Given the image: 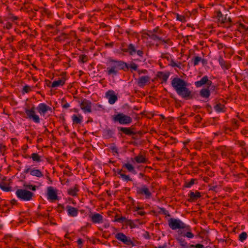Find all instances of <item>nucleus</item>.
Masks as SVG:
<instances>
[{"label": "nucleus", "mask_w": 248, "mask_h": 248, "mask_svg": "<svg viewBox=\"0 0 248 248\" xmlns=\"http://www.w3.org/2000/svg\"><path fill=\"white\" fill-rule=\"evenodd\" d=\"M196 181V179H191L189 182H186L185 183V187L189 188L193 186Z\"/></svg>", "instance_id": "f704fd0d"}, {"label": "nucleus", "mask_w": 248, "mask_h": 248, "mask_svg": "<svg viewBox=\"0 0 248 248\" xmlns=\"http://www.w3.org/2000/svg\"><path fill=\"white\" fill-rule=\"evenodd\" d=\"M72 119L73 124H79L82 121L83 117L81 115L74 114L72 116Z\"/></svg>", "instance_id": "393cba45"}, {"label": "nucleus", "mask_w": 248, "mask_h": 248, "mask_svg": "<svg viewBox=\"0 0 248 248\" xmlns=\"http://www.w3.org/2000/svg\"><path fill=\"white\" fill-rule=\"evenodd\" d=\"M138 72L139 75L141 74H146L147 73V71L146 70H139Z\"/></svg>", "instance_id": "338daca9"}, {"label": "nucleus", "mask_w": 248, "mask_h": 248, "mask_svg": "<svg viewBox=\"0 0 248 248\" xmlns=\"http://www.w3.org/2000/svg\"><path fill=\"white\" fill-rule=\"evenodd\" d=\"M9 19H10L11 21H15L18 19V17L16 16H14L12 14L9 15Z\"/></svg>", "instance_id": "603ef678"}, {"label": "nucleus", "mask_w": 248, "mask_h": 248, "mask_svg": "<svg viewBox=\"0 0 248 248\" xmlns=\"http://www.w3.org/2000/svg\"><path fill=\"white\" fill-rule=\"evenodd\" d=\"M161 58H163V59H167L168 61L169 60V59H170V57H169V55L167 53H163V54H161Z\"/></svg>", "instance_id": "bf43d9fd"}, {"label": "nucleus", "mask_w": 248, "mask_h": 248, "mask_svg": "<svg viewBox=\"0 0 248 248\" xmlns=\"http://www.w3.org/2000/svg\"><path fill=\"white\" fill-rule=\"evenodd\" d=\"M224 106L220 103L217 104L214 107L215 110L217 112H220L224 111Z\"/></svg>", "instance_id": "7c9ffc66"}, {"label": "nucleus", "mask_w": 248, "mask_h": 248, "mask_svg": "<svg viewBox=\"0 0 248 248\" xmlns=\"http://www.w3.org/2000/svg\"><path fill=\"white\" fill-rule=\"evenodd\" d=\"M178 121L181 124H183L186 123L187 120L186 118L179 117L178 118Z\"/></svg>", "instance_id": "09e8293b"}, {"label": "nucleus", "mask_w": 248, "mask_h": 248, "mask_svg": "<svg viewBox=\"0 0 248 248\" xmlns=\"http://www.w3.org/2000/svg\"><path fill=\"white\" fill-rule=\"evenodd\" d=\"M112 120L115 122H118L121 124H128L132 121V119L129 116L123 113H119L113 116Z\"/></svg>", "instance_id": "20e7f679"}, {"label": "nucleus", "mask_w": 248, "mask_h": 248, "mask_svg": "<svg viewBox=\"0 0 248 248\" xmlns=\"http://www.w3.org/2000/svg\"><path fill=\"white\" fill-rule=\"evenodd\" d=\"M161 210L162 211V213H163V214L164 215L170 216V214H169V212L167 210H165L164 208L161 209Z\"/></svg>", "instance_id": "69168bd1"}, {"label": "nucleus", "mask_w": 248, "mask_h": 248, "mask_svg": "<svg viewBox=\"0 0 248 248\" xmlns=\"http://www.w3.org/2000/svg\"><path fill=\"white\" fill-rule=\"evenodd\" d=\"M169 226L173 230L182 229L187 228V226L180 219L170 218L168 220Z\"/></svg>", "instance_id": "39448f33"}, {"label": "nucleus", "mask_w": 248, "mask_h": 248, "mask_svg": "<svg viewBox=\"0 0 248 248\" xmlns=\"http://www.w3.org/2000/svg\"><path fill=\"white\" fill-rule=\"evenodd\" d=\"M30 157L32 158L33 161L37 162H40L41 161V156L37 153H32Z\"/></svg>", "instance_id": "2f4dec72"}, {"label": "nucleus", "mask_w": 248, "mask_h": 248, "mask_svg": "<svg viewBox=\"0 0 248 248\" xmlns=\"http://www.w3.org/2000/svg\"><path fill=\"white\" fill-rule=\"evenodd\" d=\"M139 47L136 46L133 44H129L127 45V48H122V51L124 52H126L130 56H133L137 54L138 56L140 57H142L143 56V51L142 48L138 49Z\"/></svg>", "instance_id": "7ed1b4c3"}, {"label": "nucleus", "mask_w": 248, "mask_h": 248, "mask_svg": "<svg viewBox=\"0 0 248 248\" xmlns=\"http://www.w3.org/2000/svg\"><path fill=\"white\" fill-rule=\"evenodd\" d=\"M232 122L234 129H236L238 127V121L236 120L232 119Z\"/></svg>", "instance_id": "de8ad7c7"}, {"label": "nucleus", "mask_w": 248, "mask_h": 248, "mask_svg": "<svg viewBox=\"0 0 248 248\" xmlns=\"http://www.w3.org/2000/svg\"><path fill=\"white\" fill-rule=\"evenodd\" d=\"M17 197L21 200L29 201L31 200L33 193L30 191L23 189H18L16 191Z\"/></svg>", "instance_id": "423d86ee"}, {"label": "nucleus", "mask_w": 248, "mask_h": 248, "mask_svg": "<svg viewBox=\"0 0 248 248\" xmlns=\"http://www.w3.org/2000/svg\"><path fill=\"white\" fill-rule=\"evenodd\" d=\"M150 80V78L148 76L140 77L138 79V84L140 87H143Z\"/></svg>", "instance_id": "f3484780"}, {"label": "nucleus", "mask_w": 248, "mask_h": 248, "mask_svg": "<svg viewBox=\"0 0 248 248\" xmlns=\"http://www.w3.org/2000/svg\"><path fill=\"white\" fill-rule=\"evenodd\" d=\"M89 217L91 218L92 222L93 223H101L103 222V216L96 213L91 214L89 215Z\"/></svg>", "instance_id": "ddd939ff"}, {"label": "nucleus", "mask_w": 248, "mask_h": 248, "mask_svg": "<svg viewBox=\"0 0 248 248\" xmlns=\"http://www.w3.org/2000/svg\"><path fill=\"white\" fill-rule=\"evenodd\" d=\"M208 77L207 76H203L199 81H196L195 84L197 87H200L202 85L206 84L208 82Z\"/></svg>", "instance_id": "5701e85b"}, {"label": "nucleus", "mask_w": 248, "mask_h": 248, "mask_svg": "<svg viewBox=\"0 0 248 248\" xmlns=\"http://www.w3.org/2000/svg\"><path fill=\"white\" fill-rule=\"evenodd\" d=\"M29 172L30 174L32 176H36L37 177H41L43 176V174H42V172L38 169H33L31 170L30 168H28L24 171V173H28Z\"/></svg>", "instance_id": "2eb2a0df"}, {"label": "nucleus", "mask_w": 248, "mask_h": 248, "mask_svg": "<svg viewBox=\"0 0 248 248\" xmlns=\"http://www.w3.org/2000/svg\"><path fill=\"white\" fill-rule=\"evenodd\" d=\"M88 61V57L86 55H81L79 56V61L82 62V63H85L86 62H87V61Z\"/></svg>", "instance_id": "ea45409f"}, {"label": "nucleus", "mask_w": 248, "mask_h": 248, "mask_svg": "<svg viewBox=\"0 0 248 248\" xmlns=\"http://www.w3.org/2000/svg\"><path fill=\"white\" fill-rule=\"evenodd\" d=\"M219 63L222 68L229 69L231 67V64L224 60V59L220 57L218 59Z\"/></svg>", "instance_id": "b1692460"}, {"label": "nucleus", "mask_w": 248, "mask_h": 248, "mask_svg": "<svg viewBox=\"0 0 248 248\" xmlns=\"http://www.w3.org/2000/svg\"><path fill=\"white\" fill-rule=\"evenodd\" d=\"M115 238L119 241L122 242L124 244L130 248L135 246L132 239L128 236H126L122 232H119L115 234Z\"/></svg>", "instance_id": "0eeeda50"}, {"label": "nucleus", "mask_w": 248, "mask_h": 248, "mask_svg": "<svg viewBox=\"0 0 248 248\" xmlns=\"http://www.w3.org/2000/svg\"><path fill=\"white\" fill-rule=\"evenodd\" d=\"M235 144L239 145L241 147H244L246 144L245 142L242 140H238L236 141Z\"/></svg>", "instance_id": "5fc2aeb1"}, {"label": "nucleus", "mask_w": 248, "mask_h": 248, "mask_svg": "<svg viewBox=\"0 0 248 248\" xmlns=\"http://www.w3.org/2000/svg\"><path fill=\"white\" fill-rule=\"evenodd\" d=\"M110 149L112 151V152L118 154V148L116 146L113 145L111 146Z\"/></svg>", "instance_id": "680f3d73"}, {"label": "nucleus", "mask_w": 248, "mask_h": 248, "mask_svg": "<svg viewBox=\"0 0 248 248\" xmlns=\"http://www.w3.org/2000/svg\"><path fill=\"white\" fill-rule=\"evenodd\" d=\"M47 199L48 200L54 201L58 199L56 191L52 186L47 187Z\"/></svg>", "instance_id": "4468645a"}, {"label": "nucleus", "mask_w": 248, "mask_h": 248, "mask_svg": "<svg viewBox=\"0 0 248 248\" xmlns=\"http://www.w3.org/2000/svg\"><path fill=\"white\" fill-rule=\"evenodd\" d=\"M35 108L33 106L30 109H26L25 113L28 118L32 120L34 123L38 124L40 123V118L38 115L35 114Z\"/></svg>", "instance_id": "1a4fd4ad"}, {"label": "nucleus", "mask_w": 248, "mask_h": 248, "mask_svg": "<svg viewBox=\"0 0 248 248\" xmlns=\"http://www.w3.org/2000/svg\"><path fill=\"white\" fill-rule=\"evenodd\" d=\"M36 109L41 115L44 116L48 111H52V108L45 103H40L37 106Z\"/></svg>", "instance_id": "f8f14e48"}, {"label": "nucleus", "mask_w": 248, "mask_h": 248, "mask_svg": "<svg viewBox=\"0 0 248 248\" xmlns=\"http://www.w3.org/2000/svg\"><path fill=\"white\" fill-rule=\"evenodd\" d=\"M68 215L72 217L77 216L78 214V209L70 205H67L66 207Z\"/></svg>", "instance_id": "6ab92c4d"}, {"label": "nucleus", "mask_w": 248, "mask_h": 248, "mask_svg": "<svg viewBox=\"0 0 248 248\" xmlns=\"http://www.w3.org/2000/svg\"><path fill=\"white\" fill-rule=\"evenodd\" d=\"M25 186L28 188V189H31L33 191H35L36 190V186H33V185H27V186Z\"/></svg>", "instance_id": "864d4df0"}, {"label": "nucleus", "mask_w": 248, "mask_h": 248, "mask_svg": "<svg viewBox=\"0 0 248 248\" xmlns=\"http://www.w3.org/2000/svg\"><path fill=\"white\" fill-rule=\"evenodd\" d=\"M126 220V218L125 217H121L120 218H118L116 219L117 221L120 222H123Z\"/></svg>", "instance_id": "e2e57ef3"}, {"label": "nucleus", "mask_w": 248, "mask_h": 248, "mask_svg": "<svg viewBox=\"0 0 248 248\" xmlns=\"http://www.w3.org/2000/svg\"><path fill=\"white\" fill-rule=\"evenodd\" d=\"M118 174L121 176L123 180H124V181L127 182V181H132V179L130 178L129 175H125L123 173V170H119V171L118 172Z\"/></svg>", "instance_id": "c756f323"}, {"label": "nucleus", "mask_w": 248, "mask_h": 248, "mask_svg": "<svg viewBox=\"0 0 248 248\" xmlns=\"http://www.w3.org/2000/svg\"><path fill=\"white\" fill-rule=\"evenodd\" d=\"M200 95L205 98H208L210 95V92L208 88H203L200 92Z\"/></svg>", "instance_id": "a878e982"}, {"label": "nucleus", "mask_w": 248, "mask_h": 248, "mask_svg": "<svg viewBox=\"0 0 248 248\" xmlns=\"http://www.w3.org/2000/svg\"><path fill=\"white\" fill-rule=\"evenodd\" d=\"M123 168H126L129 171L133 172L135 171L134 167L129 163H126L123 165Z\"/></svg>", "instance_id": "473e14b6"}, {"label": "nucleus", "mask_w": 248, "mask_h": 248, "mask_svg": "<svg viewBox=\"0 0 248 248\" xmlns=\"http://www.w3.org/2000/svg\"><path fill=\"white\" fill-rule=\"evenodd\" d=\"M135 160L138 163H144L146 162V159L142 155H139L135 157Z\"/></svg>", "instance_id": "cd10ccee"}, {"label": "nucleus", "mask_w": 248, "mask_h": 248, "mask_svg": "<svg viewBox=\"0 0 248 248\" xmlns=\"http://www.w3.org/2000/svg\"><path fill=\"white\" fill-rule=\"evenodd\" d=\"M202 61V58L199 56H196L194 58H193L191 62L193 63V64L194 66H196L199 64V63L201 62Z\"/></svg>", "instance_id": "72a5a7b5"}, {"label": "nucleus", "mask_w": 248, "mask_h": 248, "mask_svg": "<svg viewBox=\"0 0 248 248\" xmlns=\"http://www.w3.org/2000/svg\"><path fill=\"white\" fill-rule=\"evenodd\" d=\"M241 152V155L243 158H245L248 155V153L245 148H243Z\"/></svg>", "instance_id": "49530a36"}, {"label": "nucleus", "mask_w": 248, "mask_h": 248, "mask_svg": "<svg viewBox=\"0 0 248 248\" xmlns=\"http://www.w3.org/2000/svg\"><path fill=\"white\" fill-rule=\"evenodd\" d=\"M247 233L246 232H243L239 235V240L241 242H243L247 239Z\"/></svg>", "instance_id": "e433bc0d"}, {"label": "nucleus", "mask_w": 248, "mask_h": 248, "mask_svg": "<svg viewBox=\"0 0 248 248\" xmlns=\"http://www.w3.org/2000/svg\"><path fill=\"white\" fill-rule=\"evenodd\" d=\"M160 41H161L163 43L169 44L170 46H171L172 45L170 39H166V40H164V39H163L161 38V40H160Z\"/></svg>", "instance_id": "4d7b16f0"}, {"label": "nucleus", "mask_w": 248, "mask_h": 248, "mask_svg": "<svg viewBox=\"0 0 248 248\" xmlns=\"http://www.w3.org/2000/svg\"><path fill=\"white\" fill-rule=\"evenodd\" d=\"M180 245L183 247H186L187 243L182 238H178L177 239Z\"/></svg>", "instance_id": "4c0bfd02"}, {"label": "nucleus", "mask_w": 248, "mask_h": 248, "mask_svg": "<svg viewBox=\"0 0 248 248\" xmlns=\"http://www.w3.org/2000/svg\"><path fill=\"white\" fill-rule=\"evenodd\" d=\"M180 63L179 64L176 63L173 60H171L170 61V65L173 67H176L178 68H180Z\"/></svg>", "instance_id": "c03bdc74"}, {"label": "nucleus", "mask_w": 248, "mask_h": 248, "mask_svg": "<svg viewBox=\"0 0 248 248\" xmlns=\"http://www.w3.org/2000/svg\"><path fill=\"white\" fill-rule=\"evenodd\" d=\"M108 65L107 69L108 75L116 76L120 70H123L124 71L128 70L127 63L122 61L110 60Z\"/></svg>", "instance_id": "f03ea898"}, {"label": "nucleus", "mask_w": 248, "mask_h": 248, "mask_svg": "<svg viewBox=\"0 0 248 248\" xmlns=\"http://www.w3.org/2000/svg\"><path fill=\"white\" fill-rule=\"evenodd\" d=\"M106 97L108 99V103L111 105L114 104L118 100V97L113 90L108 91L106 93Z\"/></svg>", "instance_id": "9b49d317"}, {"label": "nucleus", "mask_w": 248, "mask_h": 248, "mask_svg": "<svg viewBox=\"0 0 248 248\" xmlns=\"http://www.w3.org/2000/svg\"><path fill=\"white\" fill-rule=\"evenodd\" d=\"M70 35L71 36L73 37L75 39L77 38V34H76L75 31H70Z\"/></svg>", "instance_id": "0e129e2a"}, {"label": "nucleus", "mask_w": 248, "mask_h": 248, "mask_svg": "<svg viewBox=\"0 0 248 248\" xmlns=\"http://www.w3.org/2000/svg\"><path fill=\"white\" fill-rule=\"evenodd\" d=\"M65 78H62L58 80L54 81L51 83V85H50V84H51V82L49 81V84H47V86H49L50 87L54 88L59 87L60 86L63 85L65 83Z\"/></svg>", "instance_id": "a211bd4d"}, {"label": "nucleus", "mask_w": 248, "mask_h": 248, "mask_svg": "<svg viewBox=\"0 0 248 248\" xmlns=\"http://www.w3.org/2000/svg\"><path fill=\"white\" fill-rule=\"evenodd\" d=\"M130 68L133 70L136 71L137 70L138 65L135 63H132L129 66L128 65V68Z\"/></svg>", "instance_id": "79ce46f5"}, {"label": "nucleus", "mask_w": 248, "mask_h": 248, "mask_svg": "<svg viewBox=\"0 0 248 248\" xmlns=\"http://www.w3.org/2000/svg\"><path fill=\"white\" fill-rule=\"evenodd\" d=\"M147 35L152 40H161V38L158 37L157 35L155 33H147Z\"/></svg>", "instance_id": "c9c22d12"}, {"label": "nucleus", "mask_w": 248, "mask_h": 248, "mask_svg": "<svg viewBox=\"0 0 248 248\" xmlns=\"http://www.w3.org/2000/svg\"><path fill=\"white\" fill-rule=\"evenodd\" d=\"M0 188L3 191L8 192L11 190V187L5 182H2L0 183Z\"/></svg>", "instance_id": "c85d7f7f"}, {"label": "nucleus", "mask_w": 248, "mask_h": 248, "mask_svg": "<svg viewBox=\"0 0 248 248\" xmlns=\"http://www.w3.org/2000/svg\"><path fill=\"white\" fill-rule=\"evenodd\" d=\"M238 30L244 33L248 34V26H246L244 24L240 23L239 24Z\"/></svg>", "instance_id": "bb28decb"}, {"label": "nucleus", "mask_w": 248, "mask_h": 248, "mask_svg": "<svg viewBox=\"0 0 248 248\" xmlns=\"http://www.w3.org/2000/svg\"><path fill=\"white\" fill-rule=\"evenodd\" d=\"M161 31H160L159 30L158 27H156L155 29H154V30H153L152 31H149L148 33H149V34L155 33H155H156V32H158L159 33H161Z\"/></svg>", "instance_id": "a18cd8bd"}, {"label": "nucleus", "mask_w": 248, "mask_h": 248, "mask_svg": "<svg viewBox=\"0 0 248 248\" xmlns=\"http://www.w3.org/2000/svg\"><path fill=\"white\" fill-rule=\"evenodd\" d=\"M187 85L185 80L179 78H175L171 81V86L177 93L185 99H190L192 98V95L191 91L187 88Z\"/></svg>", "instance_id": "f257e3e1"}, {"label": "nucleus", "mask_w": 248, "mask_h": 248, "mask_svg": "<svg viewBox=\"0 0 248 248\" xmlns=\"http://www.w3.org/2000/svg\"><path fill=\"white\" fill-rule=\"evenodd\" d=\"M226 146H220L218 148V150L221 152L222 155H226Z\"/></svg>", "instance_id": "a19ab883"}, {"label": "nucleus", "mask_w": 248, "mask_h": 248, "mask_svg": "<svg viewBox=\"0 0 248 248\" xmlns=\"http://www.w3.org/2000/svg\"><path fill=\"white\" fill-rule=\"evenodd\" d=\"M169 78V75L167 74H163L161 77V79L163 82H166Z\"/></svg>", "instance_id": "6e6d98bb"}, {"label": "nucleus", "mask_w": 248, "mask_h": 248, "mask_svg": "<svg viewBox=\"0 0 248 248\" xmlns=\"http://www.w3.org/2000/svg\"><path fill=\"white\" fill-rule=\"evenodd\" d=\"M62 107L64 108H67L70 107V105L68 103H65V104L62 105Z\"/></svg>", "instance_id": "774afa93"}, {"label": "nucleus", "mask_w": 248, "mask_h": 248, "mask_svg": "<svg viewBox=\"0 0 248 248\" xmlns=\"http://www.w3.org/2000/svg\"><path fill=\"white\" fill-rule=\"evenodd\" d=\"M80 108L84 112L90 113L92 111V103L90 101L84 99L80 103Z\"/></svg>", "instance_id": "9d476101"}, {"label": "nucleus", "mask_w": 248, "mask_h": 248, "mask_svg": "<svg viewBox=\"0 0 248 248\" xmlns=\"http://www.w3.org/2000/svg\"><path fill=\"white\" fill-rule=\"evenodd\" d=\"M40 12L42 15H46L49 13V11L45 8H41Z\"/></svg>", "instance_id": "13d9d810"}, {"label": "nucleus", "mask_w": 248, "mask_h": 248, "mask_svg": "<svg viewBox=\"0 0 248 248\" xmlns=\"http://www.w3.org/2000/svg\"><path fill=\"white\" fill-rule=\"evenodd\" d=\"M127 223L131 228H135L136 227V225L134 224V222L132 220H128Z\"/></svg>", "instance_id": "37998d69"}, {"label": "nucleus", "mask_w": 248, "mask_h": 248, "mask_svg": "<svg viewBox=\"0 0 248 248\" xmlns=\"http://www.w3.org/2000/svg\"><path fill=\"white\" fill-rule=\"evenodd\" d=\"M217 16L218 21H220L221 23H224L227 22L228 21H231V20L229 17H227V15L224 16L220 11H218L217 12Z\"/></svg>", "instance_id": "aec40b11"}, {"label": "nucleus", "mask_w": 248, "mask_h": 248, "mask_svg": "<svg viewBox=\"0 0 248 248\" xmlns=\"http://www.w3.org/2000/svg\"><path fill=\"white\" fill-rule=\"evenodd\" d=\"M79 191L78 186L75 185L73 187H71L67 190L68 194L71 196H76L78 192Z\"/></svg>", "instance_id": "4be33fe9"}, {"label": "nucleus", "mask_w": 248, "mask_h": 248, "mask_svg": "<svg viewBox=\"0 0 248 248\" xmlns=\"http://www.w3.org/2000/svg\"><path fill=\"white\" fill-rule=\"evenodd\" d=\"M136 193L138 195L144 196L146 199H150L152 197V192L146 185L136 187Z\"/></svg>", "instance_id": "6e6552de"}, {"label": "nucleus", "mask_w": 248, "mask_h": 248, "mask_svg": "<svg viewBox=\"0 0 248 248\" xmlns=\"http://www.w3.org/2000/svg\"><path fill=\"white\" fill-rule=\"evenodd\" d=\"M184 236L189 238H192L194 237V234L192 232H188L184 234Z\"/></svg>", "instance_id": "3c124183"}, {"label": "nucleus", "mask_w": 248, "mask_h": 248, "mask_svg": "<svg viewBox=\"0 0 248 248\" xmlns=\"http://www.w3.org/2000/svg\"><path fill=\"white\" fill-rule=\"evenodd\" d=\"M118 130L119 131H121L126 135L131 136L135 134V133L130 128L118 127Z\"/></svg>", "instance_id": "412c9836"}, {"label": "nucleus", "mask_w": 248, "mask_h": 248, "mask_svg": "<svg viewBox=\"0 0 248 248\" xmlns=\"http://www.w3.org/2000/svg\"><path fill=\"white\" fill-rule=\"evenodd\" d=\"M177 19L182 22H184L185 20V17L183 16L179 15L177 14Z\"/></svg>", "instance_id": "8fccbe9b"}, {"label": "nucleus", "mask_w": 248, "mask_h": 248, "mask_svg": "<svg viewBox=\"0 0 248 248\" xmlns=\"http://www.w3.org/2000/svg\"><path fill=\"white\" fill-rule=\"evenodd\" d=\"M31 91V88L30 86L25 85L23 88L22 93L23 94H24L25 93H29Z\"/></svg>", "instance_id": "58836bf2"}, {"label": "nucleus", "mask_w": 248, "mask_h": 248, "mask_svg": "<svg viewBox=\"0 0 248 248\" xmlns=\"http://www.w3.org/2000/svg\"><path fill=\"white\" fill-rule=\"evenodd\" d=\"M188 197L189 198L188 199V201L189 202H193L200 198L201 197V193L198 191H196V192L190 191L188 194Z\"/></svg>", "instance_id": "dca6fc26"}, {"label": "nucleus", "mask_w": 248, "mask_h": 248, "mask_svg": "<svg viewBox=\"0 0 248 248\" xmlns=\"http://www.w3.org/2000/svg\"><path fill=\"white\" fill-rule=\"evenodd\" d=\"M195 120L197 123H200L202 120V118L199 115H197L195 117Z\"/></svg>", "instance_id": "052dcab7"}]
</instances>
